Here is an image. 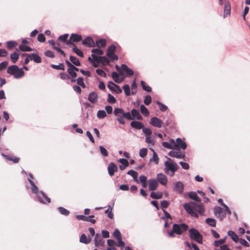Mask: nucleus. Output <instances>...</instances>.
<instances>
[{"label":"nucleus","instance_id":"nucleus-1","mask_svg":"<svg viewBox=\"0 0 250 250\" xmlns=\"http://www.w3.org/2000/svg\"><path fill=\"white\" fill-rule=\"evenodd\" d=\"M29 177L28 178V181L31 185V189L32 192L35 194L39 200V201L43 204H48L50 202V199L47 196V195L42 191H39L38 188L35 185L34 182L32 181L33 176L32 174L29 173Z\"/></svg>","mask_w":250,"mask_h":250},{"label":"nucleus","instance_id":"nucleus-2","mask_svg":"<svg viewBox=\"0 0 250 250\" xmlns=\"http://www.w3.org/2000/svg\"><path fill=\"white\" fill-rule=\"evenodd\" d=\"M162 145L165 148L171 149H182L185 150L187 147L186 143L179 138H177L175 140L170 139L169 142H163Z\"/></svg>","mask_w":250,"mask_h":250},{"label":"nucleus","instance_id":"nucleus-3","mask_svg":"<svg viewBox=\"0 0 250 250\" xmlns=\"http://www.w3.org/2000/svg\"><path fill=\"white\" fill-rule=\"evenodd\" d=\"M205 212V208L200 203H188V214L192 216L198 218L199 215H202Z\"/></svg>","mask_w":250,"mask_h":250},{"label":"nucleus","instance_id":"nucleus-4","mask_svg":"<svg viewBox=\"0 0 250 250\" xmlns=\"http://www.w3.org/2000/svg\"><path fill=\"white\" fill-rule=\"evenodd\" d=\"M178 165L170 159H168V161L165 162V171L170 176H173L175 172L178 170Z\"/></svg>","mask_w":250,"mask_h":250},{"label":"nucleus","instance_id":"nucleus-5","mask_svg":"<svg viewBox=\"0 0 250 250\" xmlns=\"http://www.w3.org/2000/svg\"><path fill=\"white\" fill-rule=\"evenodd\" d=\"M188 229V226L184 223L181 224H174L173 225L172 230L168 233L169 237H172L174 236V234L175 233L177 234H181L184 231Z\"/></svg>","mask_w":250,"mask_h":250},{"label":"nucleus","instance_id":"nucleus-6","mask_svg":"<svg viewBox=\"0 0 250 250\" xmlns=\"http://www.w3.org/2000/svg\"><path fill=\"white\" fill-rule=\"evenodd\" d=\"M188 233L192 240L200 244L203 243V236L198 230L195 229H191L188 230Z\"/></svg>","mask_w":250,"mask_h":250},{"label":"nucleus","instance_id":"nucleus-7","mask_svg":"<svg viewBox=\"0 0 250 250\" xmlns=\"http://www.w3.org/2000/svg\"><path fill=\"white\" fill-rule=\"evenodd\" d=\"M114 115L116 117L117 121L121 125H125V123L123 115V109L121 108H115L113 111Z\"/></svg>","mask_w":250,"mask_h":250},{"label":"nucleus","instance_id":"nucleus-8","mask_svg":"<svg viewBox=\"0 0 250 250\" xmlns=\"http://www.w3.org/2000/svg\"><path fill=\"white\" fill-rule=\"evenodd\" d=\"M214 213L220 220H223L226 217V213L221 207L218 206H216L214 208Z\"/></svg>","mask_w":250,"mask_h":250},{"label":"nucleus","instance_id":"nucleus-9","mask_svg":"<svg viewBox=\"0 0 250 250\" xmlns=\"http://www.w3.org/2000/svg\"><path fill=\"white\" fill-rule=\"evenodd\" d=\"M180 149H173L169 152L168 155L172 157H175L178 159L183 158L185 154L180 150Z\"/></svg>","mask_w":250,"mask_h":250},{"label":"nucleus","instance_id":"nucleus-10","mask_svg":"<svg viewBox=\"0 0 250 250\" xmlns=\"http://www.w3.org/2000/svg\"><path fill=\"white\" fill-rule=\"evenodd\" d=\"M94 244L96 247H103L104 245V240L102 236L99 233L95 235Z\"/></svg>","mask_w":250,"mask_h":250},{"label":"nucleus","instance_id":"nucleus-11","mask_svg":"<svg viewBox=\"0 0 250 250\" xmlns=\"http://www.w3.org/2000/svg\"><path fill=\"white\" fill-rule=\"evenodd\" d=\"M107 87L111 90L113 91L117 94H120L122 92V90L120 87L112 82H109L107 84Z\"/></svg>","mask_w":250,"mask_h":250},{"label":"nucleus","instance_id":"nucleus-12","mask_svg":"<svg viewBox=\"0 0 250 250\" xmlns=\"http://www.w3.org/2000/svg\"><path fill=\"white\" fill-rule=\"evenodd\" d=\"M150 124L154 127L161 128L162 126L163 122L158 118L154 117L150 119Z\"/></svg>","mask_w":250,"mask_h":250},{"label":"nucleus","instance_id":"nucleus-13","mask_svg":"<svg viewBox=\"0 0 250 250\" xmlns=\"http://www.w3.org/2000/svg\"><path fill=\"white\" fill-rule=\"evenodd\" d=\"M148 189L150 191L156 189L158 186V181L156 179H150L148 180Z\"/></svg>","mask_w":250,"mask_h":250},{"label":"nucleus","instance_id":"nucleus-14","mask_svg":"<svg viewBox=\"0 0 250 250\" xmlns=\"http://www.w3.org/2000/svg\"><path fill=\"white\" fill-rule=\"evenodd\" d=\"M82 43L84 45L91 47H94L95 46V43L94 40L90 37H87L82 41Z\"/></svg>","mask_w":250,"mask_h":250},{"label":"nucleus","instance_id":"nucleus-15","mask_svg":"<svg viewBox=\"0 0 250 250\" xmlns=\"http://www.w3.org/2000/svg\"><path fill=\"white\" fill-rule=\"evenodd\" d=\"M117 167L113 163H110L108 165V172L110 176H113L114 174V172L117 171Z\"/></svg>","mask_w":250,"mask_h":250},{"label":"nucleus","instance_id":"nucleus-16","mask_svg":"<svg viewBox=\"0 0 250 250\" xmlns=\"http://www.w3.org/2000/svg\"><path fill=\"white\" fill-rule=\"evenodd\" d=\"M157 181L162 185L166 186L167 183V177L163 173H160L157 175Z\"/></svg>","mask_w":250,"mask_h":250},{"label":"nucleus","instance_id":"nucleus-17","mask_svg":"<svg viewBox=\"0 0 250 250\" xmlns=\"http://www.w3.org/2000/svg\"><path fill=\"white\" fill-rule=\"evenodd\" d=\"M125 73L126 76H130L133 75V71L125 64H122V74Z\"/></svg>","mask_w":250,"mask_h":250},{"label":"nucleus","instance_id":"nucleus-18","mask_svg":"<svg viewBox=\"0 0 250 250\" xmlns=\"http://www.w3.org/2000/svg\"><path fill=\"white\" fill-rule=\"evenodd\" d=\"M118 162L122 165L119 166V168L121 170H123L125 168L128 166L129 163L128 161L124 158H121L118 160Z\"/></svg>","mask_w":250,"mask_h":250},{"label":"nucleus","instance_id":"nucleus-19","mask_svg":"<svg viewBox=\"0 0 250 250\" xmlns=\"http://www.w3.org/2000/svg\"><path fill=\"white\" fill-rule=\"evenodd\" d=\"M18 68L19 67L17 65H12L8 67L7 71L8 74L15 76V74L17 72V70H18Z\"/></svg>","mask_w":250,"mask_h":250},{"label":"nucleus","instance_id":"nucleus-20","mask_svg":"<svg viewBox=\"0 0 250 250\" xmlns=\"http://www.w3.org/2000/svg\"><path fill=\"white\" fill-rule=\"evenodd\" d=\"M131 116L133 118V120L134 119L141 120L143 119V118L141 114H140L139 112L136 110V109H133L131 111Z\"/></svg>","mask_w":250,"mask_h":250},{"label":"nucleus","instance_id":"nucleus-21","mask_svg":"<svg viewBox=\"0 0 250 250\" xmlns=\"http://www.w3.org/2000/svg\"><path fill=\"white\" fill-rule=\"evenodd\" d=\"M29 57L31 61H34L36 63H40L41 62L42 60L41 57L37 54L32 53L29 54Z\"/></svg>","mask_w":250,"mask_h":250},{"label":"nucleus","instance_id":"nucleus-22","mask_svg":"<svg viewBox=\"0 0 250 250\" xmlns=\"http://www.w3.org/2000/svg\"><path fill=\"white\" fill-rule=\"evenodd\" d=\"M188 197L190 199L194 200L195 201L200 203L201 202L200 198L197 195V194L195 192H188Z\"/></svg>","mask_w":250,"mask_h":250},{"label":"nucleus","instance_id":"nucleus-23","mask_svg":"<svg viewBox=\"0 0 250 250\" xmlns=\"http://www.w3.org/2000/svg\"><path fill=\"white\" fill-rule=\"evenodd\" d=\"M130 125L132 127L135 128L137 129H142L144 126L142 123L138 121L131 122L130 123Z\"/></svg>","mask_w":250,"mask_h":250},{"label":"nucleus","instance_id":"nucleus-24","mask_svg":"<svg viewBox=\"0 0 250 250\" xmlns=\"http://www.w3.org/2000/svg\"><path fill=\"white\" fill-rule=\"evenodd\" d=\"M98 100V95L95 92L90 93L88 96V100L92 103H95Z\"/></svg>","mask_w":250,"mask_h":250},{"label":"nucleus","instance_id":"nucleus-25","mask_svg":"<svg viewBox=\"0 0 250 250\" xmlns=\"http://www.w3.org/2000/svg\"><path fill=\"white\" fill-rule=\"evenodd\" d=\"M112 77L114 81L117 83H121L124 80V78H120L119 74L116 72H113L112 73Z\"/></svg>","mask_w":250,"mask_h":250},{"label":"nucleus","instance_id":"nucleus-26","mask_svg":"<svg viewBox=\"0 0 250 250\" xmlns=\"http://www.w3.org/2000/svg\"><path fill=\"white\" fill-rule=\"evenodd\" d=\"M91 238L90 237H87L84 234H83L81 236L80 242L82 243L87 244L91 242Z\"/></svg>","mask_w":250,"mask_h":250},{"label":"nucleus","instance_id":"nucleus-27","mask_svg":"<svg viewBox=\"0 0 250 250\" xmlns=\"http://www.w3.org/2000/svg\"><path fill=\"white\" fill-rule=\"evenodd\" d=\"M81 40L82 36L80 35L73 33L70 36V40L73 42H78L81 41Z\"/></svg>","mask_w":250,"mask_h":250},{"label":"nucleus","instance_id":"nucleus-28","mask_svg":"<svg viewBox=\"0 0 250 250\" xmlns=\"http://www.w3.org/2000/svg\"><path fill=\"white\" fill-rule=\"evenodd\" d=\"M228 235L231 237V238L234 242H238V240H239L238 238V237L237 235L234 231H233L232 230L228 231Z\"/></svg>","mask_w":250,"mask_h":250},{"label":"nucleus","instance_id":"nucleus-29","mask_svg":"<svg viewBox=\"0 0 250 250\" xmlns=\"http://www.w3.org/2000/svg\"><path fill=\"white\" fill-rule=\"evenodd\" d=\"M2 155L3 156V157L4 158H5V159H6L8 161H12L14 163H18L20 160V158H18V157H11V156H9L4 155L3 154H2Z\"/></svg>","mask_w":250,"mask_h":250},{"label":"nucleus","instance_id":"nucleus-30","mask_svg":"<svg viewBox=\"0 0 250 250\" xmlns=\"http://www.w3.org/2000/svg\"><path fill=\"white\" fill-rule=\"evenodd\" d=\"M127 174L131 176L136 182L139 183V181L137 179L138 173L136 171L133 170H130L127 172Z\"/></svg>","mask_w":250,"mask_h":250},{"label":"nucleus","instance_id":"nucleus-31","mask_svg":"<svg viewBox=\"0 0 250 250\" xmlns=\"http://www.w3.org/2000/svg\"><path fill=\"white\" fill-rule=\"evenodd\" d=\"M116 50V47L114 45L109 46L106 52V55L108 57H112V55L114 54Z\"/></svg>","mask_w":250,"mask_h":250},{"label":"nucleus","instance_id":"nucleus-32","mask_svg":"<svg viewBox=\"0 0 250 250\" xmlns=\"http://www.w3.org/2000/svg\"><path fill=\"white\" fill-rule=\"evenodd\" d=\"M184 188V185L182 183L180 182H177L175 184V189L178 191L179 193H181Z\"/></svg>","mask_w":250,"mask_h":250},{"label":"nucleus","instance_id":"nucleus-33","mask_svg":"<svg viewBox=\"0 0 250 250\" xmlns=\"http://www.w3.org/2000/svg\"><path fill=\"white\" fill-rule=\"evenodd\" d=\"M140 83L144 90L147 92H151V88L147 85L144 81H141Z\"/></svg>","mask_w":250,"mask_h":250},{"label":"nucleus","instance_id":"nucleus-34","mask_svg":"<svg viewBox=\"0 0 250 250\" xmlns=\"http://www.w3.org/2000/svg\"><path fill=\"white\" fill-rule=\"evenodd\" d=\"M106 41L104 39H100L96 42V46L99 47H104L106 45Z\"/></svg>","mask_w":250,"mask_h":250},{"label":"nucleus","instance_id":"nucleus-35","mask_svg":"<svg viewBox=\"0 0 250 250\" xmlns=\"http://www.w3.org/2000/svg\"><path fill=\"white\" fill-rule=\"evenodd\" d=\"M24 75V72L22 68H18L17 72L15 74L14 78L16 79H19L23 77Z\"/></svg>","mask_w":250,"mask_h":250},{"label":"nucleus","instance_id":"nucleus-36","mask_svg":"<svg viewBox=\"0 0 250 250\" xmlns=\"http://www.w3.org/2000/svg\"><path fill=\"white\" fill-rule=\"evenodd\" d=\"M150 197L153 199H161L163 197L162 193L160 192H152L150 194Z\"/></svg>","mask_w":250,"mask_h":250},{"label":"nucleus","instance_id":"nucleus-37","mask_svg":"<svg viewBox=\"0 0 250 250\" xmlns=\"http://www.w3.org/2000/svg\"><path fill=\"white\" fill-rule=\"evenodd\" d=\"M6 44L7 48L9 49H12L18 45V43L16 41H12L7 42Z\"/></svg>","mask_w":250,"mask_h":250},{"label":"nucleus","instance_id":"nucleus-38","mask_svg":"<svg viewBox=\"0 0 250 250\" xmlns=\"http://www.w3.org/2000/svg\"><path fill=\"white\" fill-rule=\"evenodd\" d=\"M206 222L208 225L211 227H215L216 226V220L213 218H208L206 219Z\"/></svg>","mask_w":250,"mask_h":250},{"label":"nucleus","instance_id":"nucleus-39","mask_svg":"<svg viewBox=\"0 0 250 250\" xmlns=\"http://www.w3.org/2000/svg\"><path fill=\"white\" fill-rule=\"evenodd\" d=\"M70 60L76 66L81 65V63L79 60L76 57L71 56L70 57Z\"/></svg>","mask_w":250,"mask_h":250},{"label":"nucleus","instance_id":"nucleus-40","mask_svg":"<svg viewBox=\"0 0 250 250\" xmlns=\"http://www.w3.org/2000/svg\"><path fill=\"white\" fill-rule=\"evenodd\" d=\"M19 58V54L17 52H14L10 55V58L13 63H16Z\"/></svg>","mask_w":250,"mask_h":250},{"label":"nucleus","instance_id":"nucleus-41","mask_svg":"<svg viewBox=\"0 0 250 250\" xmlns=\"http://www.w3.org/2000/svg\"><path fill=\"white\" fill-rule=\"evenodd\" d=\"M94 215H90L88 217H85L83 215H77L76 216V218L78 220H83L85 221H89V218H93Z\"/></svg>","mask_w":250,"mask_h":250},{"label":"nucleus","instance_id":"nucleus-42","mask_svg":"<svg viewBox=\"0 0 250 250\" xmlns=\"http://www.w3.org/2000/svg\"><path fill=\"white\" fill-rule=\"evenodd\" d=\"M140 111L141 113L144 114L145 116H148L149 115V112L147 109L146 107V106L142 104L140 106Z\"/></svg>","mask_w":250,"mask_h":250},{"label":"nucleus","instance_id":"nucleus-43","mask_svg":"<svg viewBox=\"0 0 250 250\" xmlns=\"http://www.w3.org/2000/svg\"><path fill=\"white\" fill-rule=\"evenodd\" d=\"M123 88L125 93L126 96H128L130 95V94H131L130 87L129 85L125 84L123 86Z\"/></svg>","mask_w":250,"mask_h":250},{"label":"nucleus","instance_id":"nucleus-44","mask_svg":"<svg viewBox=\"0 0 250 250\" xmlns=\"http://www.w3.org/2000/svg\"><path fill=\"white\" fill-rule=\"evenodd\" d=\"M150 149L153 152V158L152 160L155 163V164L157 165L159 163V157L156 154V153L155 152L154 150L151 148H150Z\"/></svg>","mask_w":250,"mask_h":250},{"label":"nucleus","instance_id":"nucleus-45","mask_svg":"<svg viewBox=\"0 0 250 250\" xmlns=\"http://www.w3.org/2000/svg\"><path fill=\"white\" fill-rule=\"evenodd\" d=\"M97 116L99 119H103L106 116V113L104 110H100L97 112Z\"/></svg>","mask_w":250,"mask_h":250},{"label":"nucleus","instance_id":"nucleus-46","mask_svg":"<svg viewBox=\"0 0 250 250\" xmlns=\"http://www.w3.org/2000/svg\"><path fill=\"white\" fill-rule=\"evenodd\" d=\"M19 49L20 50L23 52H29L32 50L30 47L23 45H20L19 46Z\"/></svg>","mask_w":250,"mask_h":250},{"label":"nucleus","instance_id":"nucleus-47","mask_svg":"<svg viewBox=\"0 0 250 250\" xmlns=\"http://www.w3.org/2000/svg\"><path fill=\"white\" fill-rule=\"evenodd\" d=\"M230 6L229 4H226L224 7V16L229 15L230 14Z\"/></svg>","mask_w":250,"mask_h":250},{"label":"nucleus","instance_id":"nucleus-48","mask_svg":"<svg viewBox=\"0 0 250 250\" xmlns=\"http://www.w3.org/2000/svg\"><path fill=\"white\" fill-rule=\"evenodd\" d=\"M52 68L57 69V70H64V65L63 63H59L58 65L56 64H52Z\"/></svg>","mask_w":250,"mask_h":250},{"label":"nucleus","instance_id":"nucleus-49","mask_svg":"<svg viewBox=\"0 0 250 250\" xmlns=\"http://www.w3.org/2000/svg\"><path fill=\"white\" fill-rule=\"evenodd\" d=\"M147 153V149L146 148H142L140 150L139 156L141 158L146 157Z\"/></svg>","mask_w":250,"mask_h":250},{"label":"nucleus","instance_id":"nucleus-50","mask_svg":"<svg viewBox=\"0 0 250 250\" xmlns=\"http://www.w3.org/2000/svg\"><path fill=\"white\" fill-rule=\"evenodd\" d=\"M58 210L61 214L67 216L69 214V211L63 207H59Z\"/></svg>","mask_w":250,"mask_h":250},{"label":"nucleus","instance_id":"nucleus-51","mask_svg":"<svg viewBox=\"0 0 250 250\" xmlns=\"http://www.w3.org/2000/svg\"><path fill=\"white\" fill-rule=\"evenodd\" d=\"M113 236L116 238V239H120L122 238L120 231L118 229H116L113 233Z\"/></svg>","mask_w":250,"mask_h":250},{"label":"nucleus","instance_id":"nucleus-52","mask_svg":"<svg viewBox=\"0 0 250 250\" xmlns=\"http://www.w3.org/2000/svg\"><path fill=\"white\" fill-rule=\"evenodd\" d=\"M123 115H124V119L125 118L126 119L128 120H133V118L131 116V112H125L124 110H123Z\"/></svg>","mask_w":250,"mask_h":250},{"label":"nucleus","instance_id":"nucleus-53","mask_svg":"<svg viewBox=\"0 0 250 250\" xmlns=\"http://www.w3.org/2000/svg\"><path fill=\"white\" fill-rule=\"evenodd\" d=\"M100 150L102 155L104 157H107L108 155L107 150L103 146H100L99 147Z\"/></svg>","mask_w":250,"mask_h":250},{"label":"nucleus","instance_id":"nucleus-54","mask_svg":"<svg viewBox=\"0 0 250 250\" xmlns=\"http://www.w3.org/2000/svg\"><path fill=\"white\" fill-rule=\"evenodd\" d=\"M107 101L110 104H114L116 102V99L111 95L110 94H108Z\"/></svg>","mask_w":250,"mask_h":250},{"label":"nucleus","instance_id":"nucleus-55","mask_svg":"<svg viewBox=\"0 0 250 250\" xmlns=\"http://www.w3.org/2000/svg\"><path fill=\"white\" fill-rule=\"evenodd\" d=\"M142 131L143 133L146 134V137L150 136L152 133V131L150 129L144 126L142 128Z\"/></svg>","mask_w":250,"mask_h":250},{"label":"nucleus","instance_id":"nucleus-56","mask_svg":"<svg viewBox=\"0 0 250 250\" xmlns=\"http://www.w3.org/2000/svg\"><path fill=\"white\" fill-rule=\"evenodd\" d=\"M91 52L93 54L98 55H101L104 53V51L99 48L93 49Z\"/></svg>","mask_w":250,"mask_h":250},{"label":"nucleus","instance_id":"nucleus-57","mask_svg":"<svg viewBox=\"0 0 250 250\" xmlns=\"http://www.w3.org/2000/svg\"><path fill=\"white\" fill-rule=\"evenodd\" d=\"M73 51L77 54V55L81 57H83V53L82 51H81L79 48L77 47H74L73 48Z\"/></svg>","mask_w":250,"mask_h":250},{"label":"nucleus","instance_id":"nucleus-58","mask_svg":"<svg viewBox=\"0 0 250 250\" xmlns=\"http://www.w3.org/2000/svg\"><path fill=\"white\" fill-rule=\"evenodd\" d=\"M156 103H157V104L158 105H159V108H160L161 111L164 112V111H165L166 110H167V107L166 105H165V104H163L162 103H161L159 101H157L156 102Z\"/></svg>","mask_w":250,"mask_h":250},{"label":"nucleus","instance_id":"nucleus-59","mask_svg":"<svg viewBox=\"0 0 250 250\" xmlns=\"http://www.w3.org/2000/svg\"><path fill=\"white\" fill-rule=\"evenodd\" d=\"M77 83L78 84L81 86L83 88L85 87V85L83 82V80L82 77H79L77 79Z\"/></svg>","mask_w":250,"mask_h":250},{"label":"nucleus","instance_id":"nucleus-60","mask_svg":"<svg viewBox=\"0 0 250 250\" xmlns=\"http://www.w3.org/2000/svg\"><path fill=\"white\" fill-rule=\"evenodd\" d=\"M68 37V34H65L64 35L60 36L58 38V40L62 42H66Z\"/></svg>","mask_w":250,"mask_h":250},{"label":"nucleus","instance_id":"nucleus-61","mask_svg":"<svg viewBox=\"0 0 250 250\" xmlns=\"http://www.w3.org/2000/svg\"><path fill=\"white\" fill-rule=\"evenodd\" d=\"M226 238L221 239L219 240H216L214 241V246L215 247H218L219 246L224 244L225 242Z\"/></svg>","mask_w":250,"mask_h":250},{"label":"nucleus","instance_id":"nucleus-62","mask_svg":"<svg viewBox=\"0 0 250 250\" xmlns=\"http://www.w3.org/2000/svg\"><path fill=\"white\" fill-rule=\"evenodd\" d=\"M146 142L147 144H151L152 145H154L155 144L154 139H152L150 136L146 137Z\"/></svg>","mask_w":250,"mask_h":250},{"label":"nucleus","instance_id":"nucleus-63","mask_svg":"<svg viewBox=\"0 0 250 250\" xmlns=\"http://www.w3.org/2000/svg\"><path fill=\"white\" fill-rule=\"evenodd\" d=\"M144 102L146 105H149L151 103V96L149 95L145 96Z\"/></svg>","mask_w":250,"mask_h":250},{"label":"nucleus","instance_id":"nucleus-64","mask_svg":"<svg viewBox=\"0 0 250 250\" xmlns=\"http://www.w3.org/2000/svg\"><path fill=\"white\" fill-rule=\"evenodd\" d=\"M37 39L39 42H43L45 41V37L43 34L41 33L38 35Z\"/></svg>","mask_w":250,"mask_h":250}]
</instances>
